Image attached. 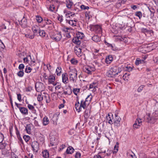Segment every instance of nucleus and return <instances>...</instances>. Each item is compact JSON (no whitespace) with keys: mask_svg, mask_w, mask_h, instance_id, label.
<instances>
[{"mask_svg":"<svg viewBox=\"0 0 158 158\" xmlns=\"http://www.w3.org/2000/svg\"><path fill=\"white\" fill-rule=\"evenodd\" d=\"M69 75L70 76L69 79L70 81L73 82H76L77 79V71L75 69H74L70 70L69 72Z\"/></svg>","mask_w":158,"mask_h":158,"instance_id":"1","label":"nucleus"},{"mask_svg":"<svg viewBox=\"0 0 158 158\" xmlns=\"http://www.w3.org/2000/svg\"><path fill=\"white\" fill-rule=\"evenodd\" d=\"M83 69L84 72L88 74H91L92 72L94 71L95 70V69L93 66H85L83 67Z\"/></svg>","mask_w":158,"mask_h":158,"instance_id":"2","label":"nucleus"},{"mask_svg":"<svg viewBox=\"0 0 158 158\" xmlns=\"http://www.w3.org/2000/svg\"><path fill=\"white\" fill-rule=\"evenodd\" d=\"M111 69L114 72V73H116V75H117L122 71L123 67V65H115L112 67Z\"/></svg>","mask_w":158,"mask_h":158,"instance_id":"3","label":"nucleus"},{"mask_svg":"<svg viewBox=\"0 0 158 158\" xmlns=\"http://www.w3.org/2000/svg\"><path fill=\"white\" fill-rule=\"evenodd\" d=\"M51 0L52 3L49 7V10L52 12L56 11L57 10H55V5H57V4H59L60 2L57 0Z\"/></svg>","mask_w":158,"mask_h":158,"instance_id":"4","label":"nucleus"},{"mask_svg":"<svg viewBox=\"0 0 158 158\" xmlns=\"http://www.w3.org/2000/svg\"><path fill=\"white\" fill-rule=\"evenodd\" d=\"M90 30L94 31L96 32L101 33L102 32V29L100 26L98 25H90Z\"/></svg>","mask_w":158,"mask_h":158,"instance_id":"5","label":"nucleus"},{"mask_svg":"<svg viewBox=\"0 0 158 158\" xmlns=\"http://www.w3.org/2000/svg\"><path fill=\"white\" fill-rule=\"evenodd\" d=\"M142 121L141 119L137 118L133 125V127L134 129H138L142 125Z\"/></svg>","mask_w":158,"mask_h":158,"instance_id":"6","label":"nucleus"},{"mask_svg":"<svg viewBox=\"0 0 158 158\" xmlns=\"http://www.w3.org/2000/svg\"><path fill=\"white\" fill-rule=\"evenodd\" d=\"M35 86L36 91L38 92L42 91L44 89L43 84L40 82L36 83Z\"/></svg>","mask_w":158,"mask_h":158,"instance_id":"7","label":"nucleus"},{"mask_svg":"<svg viewBox=\"0 0 158 158\" xmlns=\"http://www.w3.org/2000/svg\"><path fill=\"white\" fill-rule=\"evenodd\" d=\"M31 147L34 152H37L39 149V143L37 141H33L32 143Z\"/></svg>","mask_w":158,"mask_h":158,"instance_id":"8","label":"nucleus"},{"mask_svg":"<svg viewBox=\"0 0 158 158\" xmlns=\"http://www.w3.org/2000/svg\"><path fill=\"white\" fill-rule=\"evenodd\" d=\"M51 37L52 40L58 41L61 38L62 35L60 32H58L56 34L51 35Z\"/></svg>","mask_w":158,"mask_h":158,"instance_id":"9","label":"nucleus"},{"mask_svg":"<svg viewBox=\"0 0 158 158\" xmlns=\"http://www.w3.org/2000/svg\"><path fill=\"white\" fill-rule=\"evenodd\" d=\"M146 118L147 121L148 123H154L155 120L157 119V118H156V117H153L152 115V116H151L149 114L147 115Z\"/></svg>","mask_w":158,"mask_h":158,"instance_id":"10","label":"nucleus"},{"mask_svg":"<svg viewBox=\"0 0 158 158\" xmlns=\"http://www.w3.org/2000/svg\"><path fill=\"white\" fill-rule=\"evenodd\" d=\"M115 116L114 121V125L117 127H119L120 125L121 118L116 114H115Z\"/></svg>","mask_w":158,"mask_h":158,"instance_id":"11","label":"nucleus"},{"mask_svg":"<svg viewBox=\"0 0 158 158\" xmlns=\"http://www.w3.org/2000/svg\"><path fill=\"white\" fill-rule=\"evenodd\" d=\"M19 24L23 28H25L27 26V19L23 17L22 19L19 22Z\"/></svg>","mask_w":158,"mask_h":158,"instance_id":"12","label":"nucleus"},{"mask_svg":"<svg viewBox=\"0 0 158 158\" xmlns=\"http://www.w3.org/2000/svg\"><path fill=\"white\" fill-rule=\"evenodd\" d=\"M62 82L65 84H67L69 82L68 75L66 73H64L62 74Z\"/></svg>","mask_w":158,"mask_h":158,"instance_id":"13","label":"nucleus"},{"mask_svg":"<svg viewBox=\"0 0 158 158\" xmlns=\"http://www.w3.org/2000/svg\"><path fill=\"white\" fill-rule=\"evenodd\" d=\"M74 52L77 55L81 56L80 54L81 52V50L79 45L76 46L74 47Z\"/></svg>","mask_w":158,"mask_h":158,"instance_id":"14","label":"nucleus"},{"mask_svg":"<svg viewBox=\"0 0 158 158\" xmlns=\"http://www.w3.org/2000/svg\"><path fill=\"white\" fill-rule=\"evenodd\" d=\"M32 30L34 35H37L38 34L40 29V28L36 25H35L32 27Z\"/></svg>","mask_w":158,"mask_h":158,"instance_id":"15","label":"nucleus"},{"mask_svg":"<svg viewBox=\"0 0 158 158\" xmlns=\"http://www.w3.org/2000/svg\"><path fill=\"white\" fill-rule=\"evenodd\" d=\"M67 23H69V24L70 25L74 26H76L77 24V20H66Z\"/></svg>","mask_w":158,"mask_h":158,"instance_id":"16","label":"nucleus"},{"mask_svg":"<svg viewBox=\"0 0 158 158\" xmlns=\"http://www.w3.org/2000/svg\"><path fill=\"white\" fill-rule=\"evenodd\" d=\"M107 76L109 77H114L116 76V73H114L112 69H111L107 73Z\"/></svg>","mask_w":158,"mask_h":158,"instance_id":"17","label":"nucleus"},{"mask_svg":"<svg viewBox=\"0 0 158 158\" xmlns=\"http://www.w3.org/2000/svg\"><path fill=\"white\" fill-rule=\"evenodd\" d=\"M79 39V38L76 36L73 39V41L74 43L79 46L81 44V42Z\"/></svg>","mask_w":158,"mask_h":158,"instance_id":"18","label":"nucleus"},{"mask_svg":"<svg viewBox=\"0 0 158 158\" xmlns=\"http://www.w3.org/2000/svg\"><path fill=\"white\" fill-rule=\"evenodd\" d=\"M66 4L67 7L69 9H70L73 5V3L71 0H66Z\"/></svg>","mask_w":158,"mask_h":158,"instance_id":"19","label":"nucleus"},{"mask_svg":"<svg viewBox=\"0 0 158 158\" xmlns=\"http://www.w3.org/2000/svg\"><path fill=\"white\" fill-rule=\"evenodd\" d=\"M97 85L96 83H93L89 85V89H92L91 90L93 92H95L96 91Z\"/></svg>","mask_w":158,"mask_h":158,"instance_id":"20","label":"nucleus"},{"mask_svg":"<svg viewBox=\"0 0 158 158\" xmlns=\"http://www.w3.org/2000/svg\"><path fill=\"white\" fill-rule=\"evenodd\" d=\"M20 112L23 114H28L27 109L24 107H21L19 109Z\"/></svg>","mask_w":158,"mask_h":158,"instance_id":"21","label":"nucleus"},{"mask_svg":"<svg viewBox=\"0 0 158 158\" xmlns=\"http://www.w3.org/2000/svg\"><path fill=\"white\" fill-rule=\"evenodd\" d=\"M113 57L111 55H109L106 58V62L107 64H110L113 60Z\"/></svg>","mask_w":158,"mask_h":158,"instance_id":"22","label":"nucleus"},{"mask_svg":"<svg viewBox=\"0 0 158 158\" xmlns=\"http://www.w3.org/2000/svg\"><path fill=\"white\" fill-rule=\"evenodd\" d=\"M87 103L85 102L83 100H82L80 104V107L79 108V110L80 109H81L82 107L84 109H85L86 108V106L87 105Z\"/></svg>","mask_w":158,"mask_h":158,"instance_id":"23","label":"nucleus"},{"mask_svg":"<svg viewBox=\"0 0 158 158\" xmlns=\"http://www.w3.org/2000/svg\"><path fill=\"white\" fill-rule=\"evenodd\" d=\"M80 103L78 101V97H77V102H76L75 104V107L77 111L79 112L81 111V109H80V110H79V108L80 107Z\"/></svg>","mask_w":158,"mask_h":158,"instance_id":"24","label":"nucleus"},{"mask_svg":"<svg viewBox=\"0 0 158 158\" xmlns=\"http://www.w3.org/2000/svg\"><path fill=\"white\" fill-rule=\"evenodd\" d=\"M112 118L113 119V115L112 114L111 116H110V115L109 114H108V115L106 116L107 121H108V123L110 124L113 123L112 120Z\"/></svg>","mask_w":158,"mask_h":158,"instance_id":"25","label":"nucleus"},{"mask_svg":"<svg viewBox=\"0 0 158 158\" xmlns=\"http://www.w3.org/2000/svg\"><path fill=\"white\" fill-rule=\"evenodd\" d=\"M43 156L44 158H48L49 157V154L48 151L46 150L42 152Z\"/></svg>","mask_w":158,"mask_h":158,"instance_id":"26","label":"nucleus"},{"mask_svg":"<svg viewBox=\"0 0 158 158\" xmlns=\"http://www.w3.org/2000/svg\"><path fill=\"white\" fill-rule=\"evenodd\" d=\"M55 80V76L53 75H50L48 78L49 82L50 83H54Z\"/></svg>","mask_w":158,"mask_h":158,"instance_id":"27","label":"nucleus"},{"mask_svg":"<svg viewBox=\"0 0 158 158\" xmlns=\"http://www.w3.org/2000/svg\"><path fill=\"white\" fill-rule=\"evenodd\" d=\"M49 123V120L48 118L46 116H45L43 119V125L46 126Z\"/></svg>","mask_w":158,"mask_h":158,"instance_id":"28","label":"nucleus"},{"mask_svg":"<svg viewBox=\"0 0 158 158\" xmlns=\"http://www.w3.org/2000/svg\"><path fill=\"white\" fill-rule=\"evenodd\" d=\"M92 40L96 42H99L100 41L101 39L97 35H95L93 36L92 38Z\"/></svg>","mask_w":158,"mask_h":158,"instance_id":"29","label":"nucleus"},{"mask_svg":"<svg viewBox=\"0 0 158 158\" xmlns=\"http://www.w3.org/2000/svg\"><path fill=\"white\" fill-rule=\"evenodd\" d=\"M74 151V149L72 147H69L67 148L66 152L67 154H71Z\"/></svg>","mask_w":158,"mask_h":158,"instance_id":"30","label":"nucleus"},{"mask_svg":"<svg viewBox=\"0 0 158 158\" xmlns=\"http://www.w3.org/2000/svg\"><path fill=\"white\" fill-rule=\"evenodd\" d=\"M31 124H27V125L26 126V130L27 133L28 134H31Z\"/></svg>","mask_w":158,"mask_h":158,"instance_id":"31","label":"nucleus"},{"mask_svg":"<svg viewBox=\"0 0 158 158\" xmlns=\"http://www.w3.org/2000/svg\"><path fill=\"white\" fill-rule=\"evenodd\" d=\"M148 9L151 12V18H153L154 16V14L155 12V10L154 8H152V7H148Z\"/></svg>","mask_w":158,"mask_h":158,"instance_id":"32","label":"nucleus"},{"mask_svg":"<svg viewBox=\"0 0 158 158\" xmlns=\"http://www.w3.org/2000/svg\"><path fill=\"white\" fill-rule=\"evenodd\" d=\"M84 35L83 33L78 32L76 34V37L81 40L84 37Z\"/></svg>","mask_w":158,"mask_h":158,"instance_id":"33","label":"nucleus"},{"mask_svg":"<svg viewBox=\"0 0 158 158\" xmlns=\"http://www.w3.org/2000/svg\"><path fill=\"white\" fill-rule=\"evenodd\" d=\"M90 95H88L85 99V101H84L88 105L89 104L92 98V96H91L90 97Z\"/></svg>","mask_w":158,"mask_h":158,"instance_id":"34","label":"nucleus"},{"mask_svg":"<svg viewBox=\"0 0 158 158\" xmlns=\"http://www.w3.org/2000/svg\"><path fill=\"white\" fill-rule=\"evenodd\" d=\"M44 21L46 23L45 25L52 24V21L50 19H48L47 18H45Z\"/></svg>","mask_w":158,"mask_h":158,"instance_id":"35","label":"nucleus"},{"mask_svg":"<svg viewBox=\"0 0 158 158\" xmlns=\"http://www.w3.org/2000/svg\"><path fill=\"white\" fill-rule=\"evenodd\" d=\"M144 63V60H139V59L137 58L135 62V64L136 65H138L140 64H143Z\"/></svg>","mask_w":158,"mask_h":158,"instance_id":"36","label":"nucleus"},{"mask_svg":"<svg viewBox=\"0 0 158 158\" xmlns=\"http://www.w3.org/2000/svg\"><path fill=\"white\" fill-rule=\"evenodd\" d=\"M85 114L84 117L86 119H87L88 118L89 116L90 115V113L89 111L88 110H85Z\"/></svg>","mask_w":158,"mask_h":158,"instance_id":"37","label":"nucleus"},{"mask_svg":"<svg viewBox=\"0 0 158 158\" xmlns=\"http://www.w3.org/2000/svg\"><path fill=\"white\" fill-rule=\"evenodd\" d=\"M24 74V72L23 70H20L17 73V75L19 77H22L23 76Z\"/></svg>","mask_w":158,"mask_h":158,"instance_id":"38","label":"nucleus"},{"mask_svg":"<svg viewBox=\"0 0 158 158\" xmlns=\"http://www.w3.org/2000/svg\"><path fill=\"white\" fill-rule=\"evenodd\" d=\"M58 117L56 114H54L52 119L54 122H56L58 120Z\"/></svg>","mask_w":158,"mask_h":158,"instance_id":"39","label":"nucleus"},{"mask_svg":"<svg viewBox=\"0 0 158 158\" xmlns=\"http://www.w3.org/2000/svg\"><path fill=\"white\" fill-rule=\"evenodd\" d=\"M36 20L39 23H40L43 20L42 18L39 15L36 16Z\"/></svg>","mask_w":158,"mask_h":158,"instance_id":"40","label":"nucleus"},{"mask_svg":"<svg viewBox=\"0 0 158 158\" xmlns=\"http://www.w3.org/2000/svg\"><path fill=\"white\" fill-rule=\"evenodd\" d=\"M61 69L60 67H58L56 70V73L57 76L60 75L61 73Z\"/></svg>","mask_w":158,"mask_h":158,"instance_id":"41","label":"nucleus"},{"mask_svg":"<svg viewBox=\"0 0 158 158\" xmlns=\"http://www.w3.org/2000/svg\"><path fill=\"white\" fill-rule=\"evenodd\" d=\"M39 67H36V68H35L34 69H32L31 70L32 71L31 73L30 74V76H33V75L34 74L36 73L37 72V70H38V69Z\"/></svg>","mask_w":158,"mask_h":158,"instance_id":"42","label":"nucleus"},{"mask_svg":"<svg viewBox=\"0 0 158 158\" xmlns=\"http://www.w3.org/2000/svg\"><path fill=\"white\" fill-rule=\"evenodd\" d=\"M73 92L76 95H77V94L80 92V89L78 88H74L73 90Z\"/></svg>","mask_w":158,"mask_h":158,"instance_id":"43","label":"nucleus"},{"mask_svg":"<svg viewBox=\"0 0 158 158\" xmlns=\"http://www.w3.org/2000/svg\"><path fill=\"white\" fill-rule=\"evenodd\" d=\"M53 26V24L47 25H45V24H44V27H46L47 29L49 30L52 29Z\"/></svg>","mask_w":158,"mask_h":158,"instance_id":"44","label":"nucleus"},{"mask_svg":"<svg viewBox=\"0 0 158 158\" xmlns=\"http://www.w3.org/2000/svg\"><path fill=\"white\" fill-rule=\"evenodd\" d=\"M32 70V69L30 67H28L27 66H26V67L25 69V72L27 73H30Z\"/></svg>","mask_w":158,"mask_h":158,"instance_id":"45","label":"nucleus"},{"mask_svg":"<svg viewBox=\"0 0 158 158\" xmlns=\"http://www.w3.org/2000/svg\"><path fill=\"white\" fill-rule=\"evenodd\" d=\"M38 34L40 36H42V37L45 36L46 34L44 31L43 30L40 31V30Z\"/></svg>","mask_w":158,"mask_h":158,"instance_id":"46","label":"nucleus"},{"mask_svg":"<svg viewBox=\"0 0 158 158\" xmlns=\"http://www.w3.org/2000/svg\"><path fill=\"white\" fill-rule=\"evenodd\" d=\"M6 145V143H5L0 142V149H4L5 148Z\"/></svg>","mask_w":158,"mask_h":158,"instance_id":"47","label":"nucleus"},{"mask_svg":"<svg viewBox=\"0 0 158 158\" xmlns=\"http://www.w3.org/2000/svg\"><path fill=\"white\" fill-rule=\"evenodd\" d=\"M70 62L71 64H76L78 63V61L74 58H72L70 60Z\"/></svg>","mask_w":158,"mask_h":158,"instance_id":"48","label":"nucleus"},{"mask_svg":"<svg viewBox=\"0 0 158 158\" xmlns=\"http://www.w3.org/2000/svg\"><path fill=\"white\" fill-rule=\"evenodd\" d=\"M135 15L136 16L139 17V19L142 17V14L140 11L137 12L135 13Z\"/></svg>","mask_w":158,"mask_h":158,"instance_id":"49","label":"nucleus"},{"mask_svg":"<svg viewBox=\"0 0 158 158\" xmlns=\"http://www.w3.org/2000/svg\"><path fill=\"white\" fill-rule=\"evenodd\" d=\"M25 37L27 38H29L31 39H33L34 37V35H30L29 34H26L25 35Z\"/></svg>","mask_w":158,"mask_h":158,"instance_id":"50","label":"nucleus"},{"mask_svg":"<svg viewBox=\"0 0 158 158\" xmlns=\"http://www.w3.org/2000/svg\"><path fill=\"white\" fill-rule=\"evenodd\" d=\"M23 138L26 142H28L30 139V137L27 135H24L23 136Z\"/></svg>","mask_w":158,"mask_h":158,"instance_id":"51","label":"nucleus"},{"mask_svg":"<svg viewBox=\"0 0 158 158\" xmlns=\"http://www.w3.org/2000/svg\"><path fill=\"white\" fill-rule=\"evenodd\" d=\"M144 85H140L137 89V91L138 92H140L143 89V88L144 87Z\"/></svg>","mask_w":158,"mask_h":158,"instance_id":"52","label":"nucleus"},{"mask_svg":"<svg viewBox=\"0 0 158 158\" xmlns=\"http://www.w3.org/2000/svg\"><path fill=\"white\" fill-rule=\"evenodd\" d=\"M81 8L82 10H88L89 9V7L88 6H86L84 5H82L81 6Z\"/></svg>","mask_w":158,"mask_h":158,"instance_id":"53","label":"nucleus"},{"mask_svg":"<svg viewBox=\"0 0 158 158\" xmlns=\"http://www.w3.org/2000/svg\"><path fill=\"white\" fill-rule=\"evenodd\" d=\"M56 85L55 87L56 89H59L61 88V84L57 82L56 83Z\"/></svg>","mask_w":158,"mask_h":158,"instance_id":"54","label":"nucleus"},{"mask_svg":"<svg viewBox=\"0 0 158 158\" xmlns=\"http://www.w3.org/2000/svg\"><path fill=\"white\" fill-rule=\"evenodd\" d=\"M43 97L41 95L39 94L38 95L37 97L38 101L39 102L42 101L43 99Z\"/></svg>","mask_w":158,"mask_h":158,"instance_id":"55","label":"nucleus"},{"mask_svg":"<svg viewBox=\"0 0 158 158\" xmlns=\"http://www.w3.org/2000/svg\"><path fill=\"white\" fill-rule=\"evenodd\" d=\"M98 126L99 127H101V126H102V128H100V131L101 132H102V131L103 130V127H104V124L103 123H100L98 125Z\"/></svg>","mask_w":158,"mask_h":158,"instance_id":"56","label":"nucleus"},{"mask_svg":"<svg viewBox=\"0 0 158 158\" xmlns=\"http://www.w3.org/2000/svg\"><path fill=\"white\" fill-rule=\"evenodd\" d=\"M152 115L157 118V117L158 116V111L155 110V112L152 113Z\"/></svg>","mask_w":158,"mask_h":158,"instance_id":"57","label":"nucleus"},{"mask_svg":"<svg viewBox=\"0 0 158 158\" xmlns=\"http://www.w3.org/2000/svg\"><path fill=\"white\" fill-rule=\"evenodd\" d=\"M28 57H30L31 59V56L30 55H28L27 57L24 58H23V61H24V62H27L28 61Z\"/></svg>","mask_w":158,"mask_h":158,"instance_id":"58","label":"nucleus"},{"mask_svg":"<svg viewBox=\"0 0 158 158\" xmlns=\"http://www.w3.org/2000/svg\"><path fill=\"white\" fill-rule=\"evenodd\" d=\"M24 68V65L23 64H19V70H22V69H23Z\"/></svg>","mask_w":158,"mask_h":158,"instance_id":"59","label":"nucleus"},{"mask_svg":"<svg viewBox=\"0 0 158 158\" xmlns=\"http://www.w3.org/2000/svg\"><path fill=\"white\" fill-rule=\"evenodd\" d=\"M27 107L29 110H33L34 109V107L29 104H28Z\"/></svg>","mask_w":158,"mask_h":158,"instance_id":"60","label":"nucleus"},{"mask_svg":"<svg viewBox=\"0 0 158 158\" xmlns=\"http://www.w3.org/2000/svg\"><path fill=\"white\" fill-rule=\"evenodd\" d=\"M118 146H117L116 145H115L114 147V151L113 152V153H116L118 150Z\"/></svg>","mask_w":158,"mask_h":158,"instance_id":"61","label":"nucleus"},{"mask_svg":"<svg viewBox=\"0 0 158 158\" xmlns=\"http://www.w3.org/2000/svg\"><path fill=\"white\" fill-rule=\"evenodd\" d=\"M81 154L80 152H77L75 156V158H79L80 157Z\"/></svg>","mask_w":158,"mask_h":158,"instance_id":"62","label":"nucleus"},{"mask_svg":"<svg viewBox=\"0 0 158 158\" xmlns=\"http://www.w3.org/2000/svg\"><path fill=\"white\" fill-rule=\"evenodd\" d=\"M17 99L19 102L22 101L21 96L20 94H17Z\"/></svg>","mask_w":158,"mask_h":158,"instance_id":"63","label":"nucleus"},{"mask_svg":"<svg viewBox=\"0 0 158 158\" xmlns=\"http://www.w3.org/2000/svg\"><path fill=\"white\" fill-rule=\"evenodd\" d=\"M154 109L155 110L158 111V102H157L155 104Z\"/></svg>","mask_w":158,"mask_h":158,"instance_id":"64","label":"nucleus"}]
</instances>
